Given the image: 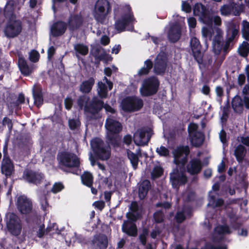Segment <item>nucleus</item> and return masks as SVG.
I'll return each mask as SVG.
<instances>
[{
  "mask_svg": "<svg viewBox=\"0 0 249 249\" xmlns=\"http://www.w3.org/2000/svg\"><path fill=\"white\" fill-rule=\"evenodd\" d=\"M190 45L194 56L198 63L202 62V54L200 51L201 46L197 38L193 37L190 41Z\"/></svg>",
  "mask_w": 249,
  "mask_h": 249,
  "instance_id": "obj_18",
  "label": "nucleus"
},
{
  "mask_svg": "<svg viewBox=\"0 0 249 249\" xmlns=\"http://www.w3.org/2000/svg\"><path fill=\"white\" fill-rule=\"evenodd\" d=\"M3 124L4 125H7L10 130L12 129L13 124L12 121L10 119L7 118H4L3 120Z\"/></svg>",
  "mask_w": 249,
  "mask_h": 249,
  "instance_id": "obj_56",
  "label": "nucleus"
},
{
  "mask_svg": "<svg viewBox=\"0 0 249 249\" xmlns=\"http://www.w3.org/2000/svg\"><path fill=\"white\" fill-rule=\"evenodd\" d=\"M94 83L95 80L92 77H90L88 80L83 81L80 86V91L86 93L89 92Z\"/></svg>",
  "mask_w": 249,
  "mask_h": 249,
  "instance_id": "obj_34",
  "label": "nucleus"
},
{
  "mask_svg": "<svg viewBox=\"0 0 249 249\" xmlns=\"http://www.w3.org/2000/svg\"><path fill=\"white\" fill-rule=\"evenodd\" d=\"M39 58V53L35 50L32 51L29 54V59L30 61L33 62L38 61Z\"/></svg>",
  "mask_w": 249,
  "mask_h": 249,
  "instance_id": "obj_49",
  "label": "nucleus"
},
{
  "mask_svg": "<svg viewBox=\"0 0 249 249\" xmlns=\"http://www.w3.org/2000/svg\"><path fill=\"white\" fill-rule=\"evenodd\" d=\"M163 172L162 169L160 166H156L152 172V176L153 178H158L160 177Z\"/></svg>",
  "mask_w": 249,
  "mask_h": 249,
  "instance_id": "obj_51",
  "label": "nucleus"
},
{
  "mask_svg": "<svg viewBox=\"0 0 249 249\" xmlns=\"http://www.w3.org/2000/svg\"><path fill=\"white\" fill-rule=\"evenodd\" d=\"M81 179L83 184L89 187H91L93 182V177L92 175L88 172H85L81 176Z\"/></svg>",
  "mask_w": 249,
  "mask_h": 249,
  "instance_id": "obj_37",
  "label": "nucleus"
},
{
  "mask_svg": "<svg viewBox=\"0 0 249 249\" xmlns=\"http://www.w3.org/2000/svg\"><path fill=\"white\" fill-rule=\"evenodd\" d=\"M239 29V26L236 27L235 25H232L231 29L229 31V35L231 33V36L229 38V42L231 41L237 35L238 33Z\"/></svg>",
  "mask_w": 249,
  "mask_h": 249,
  "instance_id": "obj_46",
  "label": "nucleus"
},
{
  "mask_svg": "<svg viewBox=\"0 0 249 249\" xmlns=\"http://www.w3.org/2000/svg\"><path fill=\"white\" fill-rule=\"evenodd\" d=\"M167 58L163 53L159 54L156 57L154 65V71L157 74H161L164 72L166 67Z\"/></svg>",
  "mask_w": 249,
  "mask_h": 249,
  "instance_id": "obj_17",
  "label": "nucleus"
},
{
  "mask_svg": "<svg viewBox=\"0 0 249 249\" xmlns=\"http://www.w3.org/2000/svg\"><path fill=\"white\" fill-rule=\"evenodd\" d=\"M110 10L111 7L107 0H98L95 4L93 15L98 22L103 24Z\"/></svg>",
  "mask_w": 249,
  "mask_h": 249,
  "instance_id": "obj_4",
  "label": "nucleus"
},
{
  "mask_svg": "<svg viewBox=\"0 0 249 249\" xmlns=\"http://www.w3.org/2000/svg\"><path fill=\"white\" fill-rule=\"evenodd\" d=\"M6 225L9 231L13 235H18L21 230L19 218L13 213H9L6 215Z\"/></svg>",
  "mask_w": 249,
  "mask_h": 249,
  "instance_id": "obj_9",
  "label": "nucleus"
},
{
  "mask_svg": "<svg viewBox=\"0 0 249 249\" xmlns=\"http://www.w3.org/2000/svg\"><path fill=\"white\" fill-rule=\"evenodd\" d=\"M93 205L95 206V207L101 210L105 207V203L102 201H96L93 203Z\"/></svg>",
  "mask_w": 249,
  "mask_h": 249,
  "instance_id": "obj_62",
  "label": "nucleus"
},
{
  "mask_svg": "<svg viewBox=\"0 0 249 249\" xmlns=\"http://www.w3.org/2000/svg\"><path fill=\"white\" fill-rule=\"evenodd\" d=\"M13 169L14 166L11 160L4 155L1 165V173L6 176H9L12 174Z\"/></svg>",
  "mask_w": 249,
  "mask_h": 249,
  "instance_id": "obj_23",
  "label": "nucleus"
},
{
  "mask_svg": "<svg viewBox=\"0 0 249 249\" xmlns=\"http://www.w3.org/2000/svg\"><path fill=\"white\" fill-rule=\"evenodd\" d=\"M95 249H106L107 246V239L106 235H100L95 237L93 241Z\"/></svg>",
  "mask_w": 249,
  "mask_h": 249,
  "instance_id": "obj_28",
  "label": "nucleus"
},
{
  "mask_svg": "<svg viewBox=\"0 0 249 249\" xmlns=\"http://www.w3.org/2000/svg\"><path fill=\"white\" fill-rule=\"evenodd\" d=\"M82 23L83 18L80 15H72L69 18L68 26L70 30L74 31L78 29Z\"/></svg>",
  "mask_w": 249,
  "mask_h": 249,
  "instance_id": "obj_21",
  "label": "nucleus"
},
{
  "mask_svg": "<svg viewBox=\"0 0 249 249\" xmlns=\"http://www.w3.org/2000/svg\"><path fill=\"white\" fill-rule=\"evenodd\" d=\"M24 177L27 181L36 184L39 183L43 178V176L41 173L32 171H26L25 172Z\"/></svg>",
  "mask_w": 249,
  "mask_h": 249,
  "instance_id": "obj_25",
  "label": "nucleus"
},
{
  "mask_svg": "<svg viewBox=\"0 0 249 249\" xmlns=\"http://www.w3.org/2000/svg\"><path fill=\"white\" fill-rule=\"evenodd\" d=\"M33 95L34 98V103L37 107H39L43 103L42 95L40 91H35L33 90Z\"/></svg>",
  "mask_w": 249,
  "mask_h": 249,
  "instance_id": "obj_44",
  "label": "nucleus"
},
{
  "mask_svg": "<svg viewBox=\"0 0 249 249\" xmlns=\"http://www.w3.org/2000/svg\"><path fill=\"white\" fill-rule=\"evenodd\" d=\"M130 209L131 212L127 214L128 218L132 221H136L140 216L138 212V206L137 202H132L131 204Z\"/></svg>",
  "mask_w": 249,
  "mask_h": 249,
  "instance_id": "obj_32",
  "label": "nucleus"
},
{
  "mask_svg": "<svg viewBox=\"0 0 249 249\" xmlns=\"http://www.w3.org/2000/svg\"><path fill=\"white\" fill-rule=\"evenodd\" d=\"M188 22L190 28H194L196 27V21L194 18H189L188 19Z\"/></svg>",
  "mask_w": 249,
  "mask_h": 249,
  "instance_id": "obj_63",
  "label": "nucleus"
},
{
  "mask_svg": "<svg viewBox=\"0 0 249 249\" xmlns=\"http://www.w3.org/2000/svg\"><path fill=\"white\" fill-rule=\"evenodd\" d=\"M62 165L68 167H76L80 164L79 158L74 154L63 153L59 157Z\"/></svg>",
  "mask_w": 249,
  "mask_h": 249,
  "instance_id": "obj_13",
  "label": "nucleus"
},
{
  "mask_svg": "<svg viewBox=\"0 0 249 249\" xmlns=\"http://www.w3.org/2000/svg\"><path fill=\"white\" fill-rule=\"evenodd\" d=\"M198 125L194 123L190 124L188 126V131L192 144L196 147L200 146L203 142L204 135L200 131H197Z\"/></svg>",
  "mask_w": 249,
  "mask_h": 249,
  "instance_id": "obj_11",
  "label": "nucleus"
},
{
  "mask_svg": "<svg viewBox=\"0 0 249 249\" xmlns=\"http://www.w3.org/2000/svg\"><path fill=\"white\" fill-rule=\"evenodd\" d=\"M246 76L244 74H240L238 76V84L239 86H242L245 82Z\"/></svg>",
  "mask_w": 249,
  "mask_h": 249,
  "instance_id": "obj_59",
  "label": "nucleus"
},
{
  "mask_svg": "<svg viewBox=\"0 0 249 249\" xmlns=\"http://www.w3.org/2000/svg\"><path fill=\"white\" fill-rule=\"evenodd\" d=\"M244 98L242 99L239 95L235 96L232 99L231 107L234 112L242 113L244 110Z\"/></svg>",
  "mask_w": 249,
  "mask_h": 249,
  "instance_id": "obj_26",
  "label": "nucleus"
},
{
  "mask_svg": "<svg viewBox=\"0 0 249 249\" xmlns=\"http://www.w3.org/2000/svg\"><path fill=\"white\" fill-rule=\"evenodd\" d=\"M97 92L98 95L102 98H105L107 95V91L106 85L102 82L98 83Z\"/></svg>",
  "mask_w": 249,
  "mask_h": 249,
  "instance_id": "obj_38",
  "label": "nucleus"
},
{
  "mask_svg": "<svg viewBox=\"0 0 249 249\" xmlns=\"http://www.w3.org/2000/svg\"><path fill=\"white\" fill-rule=\"evenodd\" d=\"M80 122L77 119H71L69 121L70 128L72 130L77 129L80 125Z\"/></svg>",
  "mask_w": 249,
  "mask_h": 249,
  "instance_id": "obj_50",
  "label": "nucleus"
},
{
  "mask_svg": "<svg viewBox=\"0 0 249 249\" xmlns=\"http://www.w3.org/2000/svg\"><path fill=\"white\" fill-rule=\"evenodd\" d=\"M216 31L217 36L215 37L213 41V51L214 53L218 54L221 50L223 46L221 38L223 32L219 28H217Z\"/></svg>",
  "mask_w": 249,
  "mask_h": 249,
  "instance_id": "obj_27",
  "label": "nucleus"
},
{
  "mask_svg": "<svg viewBox=\"0 0 249 249\" xmlns=\"http://www.w3.org/2000/svg\"><path fill=\"white\" fill-rule=\"evenodd\" d=\"M177 221L179 223L182 222L185 218L183 213L178 212L176 216Z\"/></svg>",
  "mask_w": 249,
  "mask_h": 249,
  "instance_id": "obj_58",
  "label": "nucleus"
},
{
  "mask_svg": "<svg viewBox=\"0 0 249 249\" xmlns=\"http://www.w3.org/2000/svg\"><path fill=\"white\" fill-rule=\"evenodd\" d=\"M209 27H204L202 29V36L206 37L211 38L213 34V29L212 28V23L210 24H206Z\"/></svg>",
  "mask_w": 249,
  "mask_h": 249,
  "instance_id": "obj_43",
  "label": "nucleus"
},
{
  "mask_svg": "<svg viewBox=\"0 0 249 249\" xmlns=\"http://www.w3.org/2000/svg\"><path fill=\"white\" fill-rule=\"evenodd\" d=\"M57 230V227L55 223L52 224V225L48 227L46 229L47 232H52L53 233H54Z\"/></svg>",
  "mask_w": 249,
  "mask_h": 249,
  "instance_id": "obj_60",
  "label": "nucleus"
},
{
  "mask_svg": "<svg viewBox=\"0 0 249 249\" xmlns=\"http://www.w3.org/2000/svg\"><path fill=\"white\" fill-rule=\"evenodd\" d=\"M90 145L92 149L100 159L105 160L110 158V148L108 146H104L103 142L101 139L98 138L93 139L91 141Z\"/></svg>",
  "mask_w": 249,
  "mask_h": 249,
  "instance_id": "obj_6",
  "label": "nucleus"
},
{
  "mask_svg": "<svg viewBox=\"0 0 249 249\" xmlns=\"http://www.w3.org/2000/svg\"><path fill=\"white\" fill-rule=\"evenodd\" d=\"M127 156L134 169H136L138 163V157L137 155L133 153L130 150H128Z\"/></svg>",
  "mask_w": 249,
  "mask_h": 249,
  "instance_id": "obj_42",
  "label": "nucleus"
},
{
  "mask_svg": "<svg viewBox=\"0 0 249 249\" xmlns=\"http://www.w3.org/2000/svg\"><path fill=\"white\" fill-rule=\"evenodd\" d=\"M238 51L241 55L246 57L249 53V44L244 41L239 46Z\"/></svg>",
  "mask_w": 249,
  "mask_h": 249,
  "instance_id": "obj_41",
  "label": "nucleus"
},
{
  "mask_svg": "<svg viewBox=\"0 0 249 249\" xmlns=\"http://www.w3.org/2000/svg\"><path fill=\"white\" fill-rule=\"evenodd\" d=\"M9 6L7 5L4 9V15L7 19L4 33L8 38H13L18 36L22 31L21 21L17 19L12 11H9Z\"/></svg>",
  "mask_w": 249,
  "mask_h": 249,
  "instance_id": "obj_1",
  "label": "nucleus"
},
{
  "mask_svg": "<svg viewBox=\"0 0 249 249\" xmlns=\"http://www.w3.org/2000/svg\"><path fill=\"white\" fill-rule=\"evenodd\" d=\"M64 188L63 185L61 183H55L53 186L52 192L53 193H57L61 191Z\"/></svg>",
  "mask_w": 249,
  "mask_h": 249,
  "instance_id": "obj_52",
  "label": "nucleus"
},
{
  "mask_svg": "<svg viewBox=\"0 0 249 249\" xmlns=\"http://www.w3.org/2000/svg\"><path fill=\"white\" fill-rule=\"evenodd\" d=\"M88 98L85 96L80 97L77 100V104L80 109L83 107L86 112L95 114L99 111L103 107V102L97 97L93 99L92 103L89 106L88 104Z\"/></svg>",
  "mask_w": 249,
  "mask_h": 249,
  "instance_id": "obj_5",
  "label": "nucleus"
},
{
  "mask_svg": "<svg viewBox=\"0 0 249 249\" xmlns=\"http://www.w3.org/2000/svg\"><path fill=\"white\" fill-rule=\"evenodd\" d=\"M40 203L41 205L42 208L44 211H46L47 208L48 206V202L46 200V198L45 197H42L40 199Z\"/></svg>",
  "mask_w": 249,
  "mask_h": 249,
  "instance_id": "obj_61",
  "label": "nucleus"
},
{
  "mask_svg": "<svg viewBox=\"0 0 249 249\" xmlns=\"http://www.w3.org/2000/svg\"><path fill=\"white\" fill-rule=\"evenodd\" d=\"M182 9L186 13H189L191 11V7L186 2L183 1L182 3Z\"/></svg>",
  "mask_w": 249,
  "mask_h": 249,
  "instance_id": "obj_57",
  "label": "nucleus"
},
{
  "mask_svg": "<svg viewBox=\"0 0 249 249\" xmlns=\"http://www.w3.org/2000/svg\"><path fill=\"white\" fill-rule=\"evenodd\" d=\"M243 5L235 3L231 0L228 4H224L220 9L222 15L228 16L230 15L239 16L243 10Z\"/></svg>",
  "mask_w": 249,
  "mask_h": 249,
  "instance_id": "obj_10",
  "label": "nucleus"
},
{
  "mask_svg": "<svg viewBox=\"0 0 249 249\" xmlns=\"http://www.w3.org/2000/svg\"><path fill=\"white\" fill-rule=\"evenodd\" d=\"M242 95L244 96V103L247 109H249V87L245 85L242 90Z\"/></svg>",
  "mask_w": 249,
  "mask_h": 249,
  "instance_id": "obj_39",
  "label": "nucleus"
},
{
  "mask_svg": "<svg viewBox=\"0 0 249 249\" xmlns=\"http://www.w3.org/2000/svg\"><path fill=\"white\" fill-rule=\"evenodd\" d=\"M67 24L62 21L54 23L51 27V32L54 36H58L62 35L66 31Z\"/></svg>",
  "mask_w": 249,
  "mask_h": 249,
  "instance_id": "obj_24",
  "label": "nucleus"
},
{
  "mask_svg": "<svg viewBox=\"0 0 249 249\" xmlns=\"http://www.w3.org/2000/svg\"><path fill=\"white\" fill-rule=\"evenodd\" d=\"M119 13L121 15V17L116 20L115 26L117 31L121 32L124 31L126 26L133 24L135 21V19L129 5L123 6L115 14V17H117Z\"/></svg>",
  "mask_w": 249,
  "mask_h": 249,
  "instance_id": "obj_3",
  "label": "nucleus"
},
{
  "mask_svg": "<svg viewBox=\"0 0 249 249\" xmlns=\"http://www.w3.org/2000/svg\"><path fill=\"white\" fill-rule=\"evenodd\" d=\"M150 187V181L147 180H143L141 183L139 189V196L141 199L145 197Z\"/></svg>",
  "mask_w": 249,
  "mask_h": 249,
  "instance_id": "obj_33",
  "label": "nucleus"
},
{
  "mask_svg": "<svg viewBox=\"0 0 249 249\" xmlns=\"http://www.w3.org/2000/svg\"><path fill=\"white\" fill-rule=\"evenodd\" d=\"M73 104V100L71 98L67 97L65 99V106L67 109L70 110Z\"/></svg>",
  "mask_w": 249,
  "mask_h": 249,
  "instance_id": "obj_55",
  "label": "nucleus"
},
{
  "mask_svg": "<svg viewBox=\"0 0 249 249\" xmlns=\"http://www.w3.org/2000/svg\"><path fill=\"white\" fill-rule=\"evenodd\" d=\"M202 167V163L199 160L192 159L187 164V170L190 174L195 175L199 173Z\"/></svg>",
  "mask_w": 249,
  "mask_h": 249,
  "instance_id": "obj_22",
  "label": "nucleus"
},
{
  "mask_svg": "<svg viewBox=\"0 0 249 249\" xmlns=\"http://www.w3.org/2000/svg\"><path fill=\"white\" fill-rule=\"evenodd\" d=\"M154 217L156 222L160 223L163 220V215L161 212H157L154 213Z\"/></svg>",
  "mask_w": 249,
  "mask_h": 249,
  "instance_id": "obj_53",
  "label": "nucleus"
},
{
  "mask_svg": "<svg viewBox=\"0 0 249 249\" xmlns=\"http://www.w3.org/2000/svg\"><path fill=\"white\" fill-rule=\"evenodd\" d=\"M180 27L178 24L170 25L168 32V37L171 41H177L180 38Z\"/></svg>",
  "mask_w": 249,
  "mask_h": 249,
  "instance_id": "obj_20",
  "label": "nucleus"
},
{
  "mask_svg": "<svg viewBox=\"0 0 249 249\" xmlns=\"http://www.w3.org/2000/svg\"><path fill=\"white\" fill-rule=\"evenodd\" d=\"M105 127L107 130V137L108 142L114 146H119L120 138L117 134L122 129L121 124L114 117L109 116L106 120Z\"/></svg>",
  "mask_w": 249,
  "mask_h": 249,
  "instance_id": "obj_2",
  "label": "nucleus"
},
{
  "mask_svg": "<svg viewBox=\"0 0 249 249\" xmlns=\"http://www.w3.org/2000/svg\"><path fill=\"white\" fill-rule=\"evenodd\" d=\"M17 206L19 211L23 214L30 213L32 210V202L25 196H20L18 197Z\"/></svg>",
  "mask_w": 249,
  "mask_h": 249,
  "instance_id": "obj_15",
  "label": "nucleus"
},
{
  "mask_svg": "<svg viewBox=\"0 0 249 249\" xmlns=\"http://www.w3.org/2000/svg\"><path fill=\"white\" fill-rule=\"evenodd\" d=\"M122 230L124 232L131 236H136L137 234V228L136 225L129 221H124L123 226Z\"/></svg>",
  "mask_w": 249,
  "mask_h": 249,
  "instance_id": "obj_29",
  "label": "nucleus"
},
{
  "mask_svg": "<svg viewBox=\"0 0 249 249\" xmlns=\"http://www.w3.org/2000/svg\"><path fill=\"white\" fill-rule=\"evenodd\" d=\"M74 49L75 51L76 55L77 57L79 55H85L89 52L88 47L82 44H77L74 46Z\"/></svg>",
  "mask_w": 249,
  "mask_h": 249,
  "instance_id": "obj_35",
  "label": "nucleus"
},
{
  "mask_svg": "<svg viewBox=\"0 0 249 249\" xmlns=\"http://www.w3.org/2000/svg\"><path fill=\"white\" fill-rule=\"evenodd\" d=\"M231 231L227 226H218L216 227L214 231L213 238L214 240L222 238L224 234L230 233Z\"/></svg>",
  "mask_w": 249,
  "mask_h": 249,
  "instance_id": "obj_30",
  "label": "nucleus"
},
{
  "mask_svg": "<svg viewBox=\"0 0 249 249\" xmlns=\"http://www.w3.org/2000/svg\"><path fill=\"white\" fill-rule=\"evenodd\" d=\"M184 169H174L170 174V181L174 188L185 184L187 182V177L184 174Z\"/></svg>",
  "mask_w": 249,
  "mask_h": 249,
  "instance_id": "obj_14",
  "label": "nucleus"
},
{
  "mask_svg": "<svg viewBox=\"0 0 249 249\" xmlns=\"http://www.w3.org/2000/svg\"><path fill=\"white\" fill-rule=\"evenodd\" d=\"M159 83L156 77H151L144 80L140 89L142 96H148L153 95L158 91Z\"/></svg>",
  "mask_w": 249,
  "mask_h": 249,
  "instance_id": "obj_8",
  "label": "nucleus"
},
{
  "mask_svg": "<svg viewBox=\"0 0 249 249\" xmlns=\"http://www.w3.org/2000/svg\"><path fill=\"white\" fill-rule=\"evenodd\" d=\"M145 66L142 68L138 72L139 75L146 74L148 73L149 70L152 68L153 64L150 60H147L145 61Z\"/></svg>",
  "mask_w": 249,
  "mask_h": 249,
  "instance_id": "obj_40",
  "label": "nucleus"
},
{
  "mask_svg": "<svg viewBox=\"0 0 249 249\" xmlns=\"http://www.w3.org/2000/svg\"><path fill=\"white\" fill-rule=\"evenodd\" d=\"M134 141L138 145H144L148 143L150 137L146 135V132L142 129L138 130L134 135Z\"/></svg>",
  "mask_w": 249,
  "mask_h": 249,
  "instance_id": "obj_19",
  "label": "nucleus"
},
{
  "mask_svg": "<svg viewBox=\"0 0 249 249\" xmlns=\"http://www.w3.org/2000/svg\"><path fill=\"white\" fill-rule=\"evenodd\" d=\"M242 32L243 37L247 40L249 39V22L244 20L242 22Z\"/></svg>",
  "mask_w": 249,
  "mask_h": 249,
  "instance_id": "obj_45",
  "label": "nucleus"
},
{
  "mask_svg": "<svg viewBox=\"0 0 249 249\" xmlns=\"http://www.w3.org/2000/svg\"><path fill=\"white\" fill-rule=\"evenodd\" d=\"M148 231L145 229L143 230L142 233L139 236L140 241L143 245H145L146 243V237Z\"/></svg>",
  "mask_w": 249,
  "mask_h": 249,
  "instance_id": "obj_54",
  "label": "nucleus"
},
{
  "mask_svg": "<svg viewBox=\"0 0 249 249\" xmlns=\"http://www.w3.org/2000/svg\"><path fill=\"white\" fill-rule=\"evenodd\" d=\"M246 153L245 148L241 145H238L234 151V155L239 162H241L245 156Z\"/></svg>",
  "mask_w": 249,
  "mask_h": 249,
  "instance_id": "obj_36",
  "label": "nucleus"
},
{
  "mask_svg": "<svg viewBox=\"0 0 249 249\" xmlns=\"http://www.w3.org/2000/svg\"><path fill=\"white\" fill-rule=\"evenodd\" d=\"M156 152L161 156L166 157L169 154L168 149L163 146H160L156 149Z\"/></svg>",
  "mask_w": 249,
  "mask_h": 249,
  "instance_id": "obj_47",
  "label": "nucleus"
},
{
  "mask_svg": "<svg viewBox=\"0 0 249 249\" xmlns=\"http://www.w3.org/2000/svg\"><path fill=\"white\" fill-rule=\"evenodd\" d=\"M215 93L216 94V100L219 102H221L222 97L224 95L223 89L220 86H217L215 88Z\"/></svg>",
  "mask_w": 249,
  "mask_h": 249,
  "instance_id": "obj_48",
  "label": "nucleus"
},
{
  "mask_svg": "<svg viewBox=\"0 0 249 249\" xmlns=\"http://www.w3.org/2000/svg\"><path fill=\"white\" fill-rule=\"evenodd\" d=\"M194 13L195 16H198L201 21L204 24H211L212 20L208 15L206 8L200 3L195 5L194 8Z\"/></svg>",
  "mask_w": 249,
  "mask_h": 249,
  "instance_id": "obj_16",
  "label": "nucleus"
},
{
  "mask_svg": "<svg viewBox=\"0 0 249 249\" xmlns=\"http://www.w3.org/2000/svg\"><path fill=\"white\" fill-rule=\"evenodd\" d=\"M18 67L21 73L25 75H29L33 71L32 67H29L26 60L22 57H19L18 62Z\"/></svg>",
  "mask_w": 249,
  "mask_h": 249,
  "instance_id": "obj_31",
  "label": "nucleus"
},
{
  "mask_svg": "<svg viewBox=\"0 0 249 249\" xmlns=\"http://www.w3.org/2000/svg\"><path fill=\"white\" fill-rule=\"evenodd\" d=\"M189 153L190 149L188 146H179L175 149L172 152L174 163L178 166L184 167Z\"/></svg>",
  "mask_w": 249,
  "mask_h": 249,
  "instance_id": "obj_7",
  "label": "nucleus"
},
{
  "mask_svg": "<svg viewBox=\"0 0 249 249\" xmlns=\"http://www.w3.org/2000/svg\"><path fill=\"white\" fill-rule=\"evenodd\" d=\"M244 144L249 146V137H242L238 140Z\"/></svg>",
  "mask_w": 249,
  "mask_h": 249,
  "instance_id": "obj_64",
  "label": "nucleus"
},
{
  "mask_svg": "<svg viewBox=\"0 0 249 249\" xmlns=\"http://www.w3.org/2000/svg\"><path fill=\"white\" fill-rule=\"evenodd\" d=\"M121 106L124 110L136 111L142 107L143 102L142 99L135 97H128L122 101Z\"/></svg>",
  "mask_w": 249,
  "mask_h": 249,
  "instance_id": "obj_12",
  "label": "nucleus"
}]
</instances>
